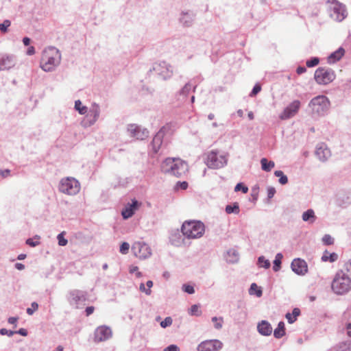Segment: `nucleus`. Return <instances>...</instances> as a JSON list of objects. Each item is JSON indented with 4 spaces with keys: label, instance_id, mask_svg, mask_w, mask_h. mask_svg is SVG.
Returning <instances> with one entry per match:
<instances>
[{
    "label": "nucleus",
    "instance_id": "nucleus-23",
    "mask_svg": "<svg viewBox=\"0 0 351 351\" xmlns=\"http://www.w3.org/2000/svg\"><path fill=\"white\" fill-rule=\"evenodd\" d=\"M163 138L164 136H162L161 135V133H159L158 132L154 136L152 142V147L155 153H157L158 150L160 149L161 145L162 144Z\"/></svg>",
    "mask_w": 351,
    "mask_h": 351
},
{
    "label": "nucleus",
    "instance_id": "nucleus-30",
    "mask_svg": "<svg viewBox=\"0 0 351 351\" xmlns=\"http://www.w3.org/2000/svg\"><path fill=\"white\" fill-rule=\"evenodd\" d=\"M249 293L250 295L255 294L257 297H261L263 294L261 289L256 283L251 285Z\"/></svg>",
    "mask_w": 351,
    "mask_h": 351
},
{
    "label": "nucleus",
    "instance_id": "nucleus-42",
    "mask_svg": "<svg viewBox=\"0 0 351 351\" xmlns=\"http://www.w3.org/2000/svg\"><path fill=\"white\" fill-rule=\"evenodd\" d=\"M235 191H241L243 193H247L248 192V188L244 185H243L242 183H238L235 188Z\"/></svg>",
    "mask_w": 351,
    "mask_h": 351
},
{
    "label": "nucleus",
    "instance_id": "nucleus-33",
    "mask_svg": "<svg viewBox=\"0 0 351 351\" xmlns=\"http://www.w3.org/2000/svg\"><path fill=\"white\" fill-rule=\"evenodd\" d=\"M282 258V255L281 254H277L276 256L275 260L274 261V267L273 269L274 271H277L279 270L281 264V260Z\"/></svg>",
    "mask_w": 351,
    "mask_h": 351
},
{
    "label": "nucleus",
    "instance_id": "nucleus-44",
    "mask_svg": "<svg viewBox=\"0 0 351 351\" xmlns=\"http://www.w3.org/2000/svg\"><path fill=\"white\" fill-rule=\"evenodd\" d=\"M130 248L129 243L123 242L120 246V252L123 254H126Z\"/></svg>",
    "mask_w": 351,
    "mask_h": 351
},
{
    "label": "nucleus",
    "instance_id": "nucleus-26",
    "mask_svg": "<svg viewBox=\"0 0 351 351\" xmlns=\"http://www.w3.org/2000/svg\"><path fill=\"white\" fill-rule=\"evenodd\" d=\"M285 335V324L282 322H279L278 327L274 331V335L276 338L280 339Z\"/></svg>",
    "mask_w": 351,
    "mask_h": 351
},
{
    "label": "nucleus",
    "instance_id": "nucleus-52",
    "mask_svg": "<svg viewBox=\"0 0 351 351\" xmlns=\"http://www.w3.org/2000/svg\"><path fill=\"white\" fill-rule=\"evenodd\" d=\"M164 351H180V349L176 345H170L169 346L165 348Z\"/></svg>",
    "mask_w": 351,
    "mask_h": 351
},
{
    "label": "nucleus",
    "instance_id": "nucleus-47",
    "mask_svg": "<svg viewBox=\"0 0 351 351\" xmlns=\"http://www.w3.org/2000/svg\"><path fill=\"white\" fill-rule=\"evenodd\" d=\"M129 271H130V274L136 273V276L137 277H141V273L140 271H138V267L137 266L131 265L130 267Z\"/></svg>",
    "mask_w": 351,
    "mask_h": 351
},
{
    "label": "nucleus",
    "instance_id": "nucleus-64",
    "mask_svg": "<svg viewBox=\"0 0 351 351\" xmlns=\"http://www.w3.org/2000/svg\"><path fill=\"white\" fill-rule=\"evenodd\" d=\"M146 285L147 286L148 289H151V287L153 286V282L152 280H148L146 283Z\"/></svg>",
    "mask_w": 351,
    "mask_h": 351
},
{
    "label": "nucleus",
    "instance_id": "nucleus-27",
    "mask_svg": "<svg viewBox=\"0 0 351 351\" xmlns=\"http://www.w3.org/2000/svg\"><path fill=\"white\" fill-rule=\"evenodd\" d=\"M261 167L263 170L265 171H270L275 166V163L273 161H268L266 158H263L261 160Z\"/></svg>",
    "mask_w": 351,
    "mask_h": 351
},
{
    "label": "nucleus",
    "instance_id": "nucleus-3",
    "mask_svg": "<svg viewBox=\"0 0 351 351\" xmlns=\"http://www.w3.org/2000/svg\"><path fill=\"white\" fill-rule=\"evenodd\" d=\"M181 230L188 239H198L203 236L205 232L204 224L199 221H186L183 223Z\"/></svg>",
    "mask_w": 351,
    "mask_h": 351
},
{
    "label": "nucleus",
    "instance_id": "nucleus-35",
    "mask_svg": "<svg viewBox=\"0 0 351 351\" xmlns=\"http://www.w3.org/2000/svg\"><path fill=\"white\" fill-rule=\"evenodd\" d=\"M258 265L261 267L269 268L270 263L268 260L265 259L263 256H261L258 258Z\"/></svg>",
    "mask_w": 351,
    "mask_h": 351
},
{
    "label": "nucleus",
    "instance_id": "nucleus-38",
    "mask_svg": "<svg viewBox=\"0 0 351 351\" xmlns=\"http://www.w3.org/2000/svg\"><path fill=\"white\" fill-rule=\"evenodd\" d=\"M212 321L215 324V328L220 329L222 327V324H223V322L222 317H219L218 318L217 317H214L212 318Z\"/></svg>",
    "mask_w": 351,
    "mask_h": 351
},
{
    "label": "nucleus",
    "instance_id": "nucleus-17",
    "mask_svg": "<svg viewBox=\"0 0 351 351\" xmlns=\"http://www.w3.org/2000/svg\"><path fill=\"white\" fill-rule=\"evenodd\" d=\"M315 154L320 160L325 161L330 156V151L324 144H321L317 147Z\"/></svg>",
    "mask_w": 351,
    "mask_h": 351
},
{
    "label": "nucleus",
    "instance_id": "nucleus-7",
    "mask_svg": "<svg viewBox=\"0 0 351 351\" xmlns=\"http://www.w3.org/2000/svg\"><path fill=\"white\" fill-rule=\"evenodd\" d=\"M314 78L319 84H328L335 80V73L330 69L319 67L315 71Z\"/></svg>",
    "mask_w": 351,
    "mask_h": 351
},
{
    "label": "nucleus",
    "instance_id": "nucleus-58",
    "mask_svg": "<svg viewBox=\"0 0 351 351\" xmlns=\"http://www.w3.org/2000/svg\"><path fill=\"white\" fill-rule=\"evenodd\" d=\"M306 71V69L304 66H298L296 69V72L298 75L302 74Z\"/></svg>",
    "mask_w": 351,
    "mask_h": 351
},
{
    "label": "nucleus",
    "instance_id": "nucleus-57",
    "mask_svg": "<svg viewBox=\"0 0 351 351\" xmlns=\"http://www.w3.org/2000/svg\"><path fill=\"white\" fill-rule=\"evenodd\" d=\"M14 333L20 334L22 336H27V330L25 328H21L18 331L14 332Z\"/></svg>",
    "mask_w": 351,
    "mask_h": 351
},
{
    "label": "nucleus",
    "instance_id": "nucleus-6",
    "mask_svg": "<svg viewBox=\"0 0 351 351\" xmlns=\"http://www.w3.org/2000/svg\"><path fill=\"white\" fill-rule=\"evenodd\" d=\"M59 190L64 194L73 195L80 191V184L73 178L67 177L62 178L60 183Z\"/></svg>",
    "mask_w": 351,
    "mask_h": 351
},
{
    "label": "nucleus",
    "instance_id": "nucleus-21",
    "mask_svg": "<svg viewBox=\"0 0 351 351\" xmlns=\"http://www.w3.org/2000/svg\"><path fill=\"white\" fill-rule=\"evenodd\" d=\"M14 66V60L12 57L4 56L0 58V70L9 69Z\"/></svg>",
    "mask_w": 351,
    "mask_h": 351
},
{
    "label": "nucleus",
    "instance_id": "nucleus-10",
    "mask_svg": "<svg viewBox=\"0 0 351 351\" xmlns=\"http://www.w3.org/2000/svg\"><path fill=\"white\" fill-rule=\"evenodd\" d=\"M206 163L210 168L218 169L223 166L225 159L222 156H218L216 152H210L207 155Z\"/></svg>",
    "mask_w": 351,
    "mask_h": 351
},
{
    "label": "nucleus",
    "instance_id": "nucleus-63",
    "mask_svg": "<svg viewBox=\"0 0 351 351\" xmlns=\"http://www.w3.org/2000/svg\"><path fill=\"white\" fill-rule=\"evenodd\" d=\"M23 44H24L25 46H27V45H29V43H30V39H29V38H27V37H25V38H23Z\"/></svg>",
    "mask_w": 351,
    "mask_h": 351
},
{
    "label": "nucleus",
    "instance_id": "nucleus-39",
    "mask_svg": "<svg viewBox=\"0 0 351 351\" xmlns=\"http://www.w3.org/2000/svg\"><path fill=\"white\" fill-rule=\"evenodd\" d=\"M322 241L325 245H330L334 243L333 238L329 234H325L322 238Z\"/></svg>",
    "mask_w": 351,
    "mask_h": 351
},
{
    "label": "nucleus",
    "instance_id": "nucleus-37",
    "mask_svg": "<svg viewBox=\"0 0 351 351\" xmlns=\"http://www.w3.org/2000/svg\"><path fill=\"white\" fill-rule=\"evenodd\" d=\"M188 188V182L186 181L178 182L175 185V190L178 191L180 189L186 190Z\"/></svg>",
    "mask_w": 351,
    "mask_h": 351
},
{
    "label": "nucleus",
    "instance_id": "nucleus-24",
    "mask_svg": "<svg viewBox=\"0 0 351 351\" xmlns=\"http://www.w3.org/2000/svg\"><path fill=\"white\" fill-rule=\"evenodd\" d=\"M338 259V255L335 253H330L328 251H325L322 256V261L324 262L333 263Z\"/></svg>",
    "mask_w": 351,
    "mask_h": 351
},
{
    "label": "nucleus",
    "instance_id": "nucleus-11",
    "mask_svg": "<svg viewBox=\"0 0 351 351\" xmlns=\"http://www.w3.org/2000/svg\"><path fill=\"white\" fill-rule=\"evenodd\" d=\"M222 346V343L219 340H206L199 344L197 351H219Z\"/></svg>",
    "mask_w": 351,
    "mask_h": 351
},
{
    "label": "nucleus",
    "instance_id": "nucleus-36",
    "mask_svg": "<svg viewBox=\"0 0 351 351\" xmlns=\"http://www.w3.org/2000/svg\"><path fill=\"white\" fill-rule=\"evenodd\" d=\"M10 25L11 22L9 20H5L3 23H0V31L3 33H6Z\"/></svg>",
    "mask_w": 351,
    "mask_h": 351
},
{
    "label": "nucleus",
    "instance_id": "nucleus-50",
    "mask_svg": "<svg viewBox=\"0 0 351 351\" xmlns=\"http://www.w3.org/2000/svg\"><path fill=\"white\" fill-rule=\"evenodd\" d=\"M261 86H260V85H258V84H256V85L254 86V88H253V89H252V93H251L250 95H251V96H254V95H256L258 93H259V92L261 91Z\"/></svg>",
    "mask_w": 351,
    "mask_h": 351
},
{
    "label": "nucleus",
    "instance_id": "nucleus-4",
    "mask_svg": "<svg viewBox=\"0 0 351 351\" xmlns=\"http://www.w3.org/2000/svg\"><path fill=\"white\" fill-rule=\"evenodd\" d=\"M351 287V279L346 276V274L340 270L336 274L332 282V291L339 295L347 293Z\"/></svg>",
    "mask_w": 351,
    "mask_h": 351
},
{
    "label": "nucleus",
    "instance_id": "nucleus-48",
    "mask_svg": "<svg viewBox=\"0 0 351 351\" xmlns=\"http://www.w3.org/2000/svg\"><path fill=\"white\" fill-rule=\"evenodd\" d=\"M191 314L199 315L200 314V311H199V306L197 305H193L191 308Z\"/></svg>",
    "mask_w": 351,
    "mask_h": 351
},
{
    "label": "nucleus",
    "instance_id": "nucleus-56",
    "mask_svg": "<svg viewBox=\"0 0 351 351\" xmlns=\"http://www.w3.org/2000/svg\"><path fill=\"white\" fill-rule=\"evenodd\" d=\"M26 243L32 247H35L37 245H38V242L37 241H34L33 239H28L27 241H26Z\"/></svg>",
    "mask_w": 351,
    "mask_h": 351
},
{
    "label": "nucleus",
    "instance_id": "nucleus-46",
    "mask_svg": "<svg viewBox=\"0 0 351 351\" xmlns=\"http://www.w3.org/2000/svg\"><path fill=\"white\" fill-rule=\"evenodd\" d=\"M182 290L189 294H193L195 292L193 287L189 285H183Z\"/></svg>",
    "mask_w": 351,
    "mask_h": 351
},
{
    "label": "nucleus",
    "instance_id": "nucleus-40",
    "mask_svg": "<svg viewBox=\"0 0 351 351\" xmlns=\"http://www.w3.org/2000/svg\"><path fill=\"white\" fill-rule=\"evenodd\" d=\"M319 62L318 58H313L312 59L307 60L306 64L308 67H313L317 66Z\"/></svg>",
    "mask_w": 351,
    "mask_h": 351
},
{
    "label": "nucleus",
    "instance_id": "nucleus-16",
    "mask_svg": "<svg viewBox=\"0 0 351 351\" xmlns=\"http://www.w3.org/2000/svg\"><path fill=\"white\" fill-rule=\"evenodd\" d=\"M141 203L138 201L133 199L132 204H128L125 208L122 210L121 215L124 219H128L131 217L135 210H136L141 206Z\"/></svg>",
    "mask_w": 351,
    "mask_h": 351
},
{
    "label": "nucleus",
    "instance_id": "nucleus-19",
    "mask_svg": "<svg viewBox=\"0 0 351 351\" xmlns=\"http://www.w3.org/2000/svg\"><path fill=\"white\" fill-rule=\"evenodd\" d=\"M176 130V126L175 124L172 123H169L165 125L162 128L158 131L159 133H161L162 136H172Z\"/></svg>",
    "mask_w": 351,
    "mask_h": 351
},
{
    "label": "nucleus",
    "instance_id": "nucleus-1",
    "mask_svg": "<svg viewBox=\"0 0 351 351\" xmlns=\"http://www.w3.org/2000/svg\"><path fill=\"white\" fill-rule=\"evenodd\" d=\"M162 171L176 177H182L188 171V165L179 158H167L162 165Z\"/></svg>",
    "mask_w": 351,
    "mask_h": 351
},
{
    "label": "nucleus",
    "instance_id": "nucleus-18",
    "mask_svg": "<svg viewBox=\"0 0 351 351\" xmlns=\"http://www.w3.org/2000/svg\"><path fill=\"white\" fill-rule=\"evenodd\" d=\"M100 114L99 106L95 103L92 104L91 108L88 114V117H90V123L91 124L95 123L99 119Z\"/></svg>",
    "mask_w": 351,
    "mask_h": 351
},
{
    "label": "nucleus",
    "instance_id": "nucleus-32",
    "mask_svg": "<svg viewBox=\"0 0 351 351\" xmlns=\"http://www.w3.org/2000/svg\"><path fill=\"white\" fill-rule=\"evenodd\" d=\"M75 108L81 114H84L87 112V108L82 106V102L80 100L75 101Z\"/></svg>",
    "mask_w": 351,
    "mask_h": 351
},
{
    "label": "nucleus",
    "instance_id": "nucleus-61",
    "mask_svg": "<svg viewBox=\"0 0 351 351\" xmlns=\"http://www.w3.org/2000/svg\"><path fill=\"white\" fill-rule=\"evenodd\" d=\"M346 329L348 336L351 337V323L347 324Z\"/></svg>",
    "mask_w": 351,
    "mask_h": 351
},
{
    "label": "nucleus",
    "instance_id": "nucleus-14",
    "mask_svg": "<svg viewBox=\"0 0 351 351\" xmlns=\"http://www.w3.org/2000/svg\"><path fill=\"white\" fill-rule=\"evenodd\" d=\"M128 130L132 136L138 140H144L149 136V132L146 129H141L139 126L134 124L130 125Z\"/></svg>",
    "mask_w": 351,
    "mask_h": 351
},
{
    "label": "nucleus",
    "instance_id": "nucleus-5",
    "mask_svg": "<svg viewBox=\"0 0 351 351\" xmlns=\"http://www.w3.org/2000/svg\"><path fill=\"white\" fill-rule=\"evenodd\" d=\"M328 3L330 18L337 22L342 21L346 16L345 6L337 0H328Z\"/></svg>",
    "mask_w": 351,
    "mask_h": 351
},
{
    "label": "nucleus",
    "instance_id": "nucleus-62",
    "mask_svg": "<svg viewBox=\"0 0 351 351\" xmlns=\"http://www.w3.org/2000/svg\"><path fill=\"white\" fill-rule=\"evenodd\" d=\"M15 267L19 270H23L25 268V265L22 263H17L15 265Z\"/></svg>",
    "mask_w": 351,
    "mask_h": 351
},
{
    "label": "nucleus",
    "instance_id": "nucleus-53",
    "mask_svg": "<svg viewBox=\"0 0 351 351\" xmlns=\"http://www.w3.org/2000/svg\"><path fill=\"white\" fill-rule=\"evenodd\" d=\"M139 289L142 292H145L147 295H149L151 293V289H145V285L143 283H141L139 287Z\"/></svg>",
    "mask_w": 351,
    "mask_h": 351
},
{
    "label": "nucleus",
    "instance_id": "nucleus-51",
    "mask_svg": "<svg viewBox=\"0 0 351 351\" xmlns=\"http://www.w3.org/2000/svg\"><path fill=\"white\" fill-rule=\"evenodd\" d=\"M276 193V190L274 187H269L267 189V197L269 199H271L274 197Z\"/></svg>",
    "mask_w": 351,
    "mask_h": 351
},
{
    "label": "nucleus",
    "instance_id": "nucleus-31",
    "mask_svg": "<svg viewBox=\"0 0 351 351\" xmlns=\"http://www.w3.org/2000/svg\"><path fill=\"white\" fill-rule=\"evenodd\" d=\"M274 175L276 177L280 178L279 182L281 184H286L288 182L287 177L285 175H284V173H283V172L282 171H276L274 172Z\"/></svg>",
    "mask_w": 351,
    "mask_h": 351
},
{
    "label": "nucleus",
    "instance_id": "nucleus-55",
    "mask_svg": "<svg viewBox=\"0 0 351 351\" xmlns=\"http://www.w3.org/2000/svg\"><path fill=\"white\" fill-rule=\"evenodd\" d=\"M94 311H95V308L93 306L86 307V310H85L86 316H89L90 315L93 313Z\"/></svg>",
    "mask_w": 351,
    "mask_h": 351
},
{
    "label": "nucleus",
    "instance_id": "nucleus-13",
    "mask_svg": "<svg viewBox=\"0 0 351 351\" xmlns=\"http://www.w3.org/2000/svg\"><path fill=\"white\" fill-rule=\"evenodd\" d=\"M112 335V331L109 327L101 326L97 328L94 332V341L99 343L108 339Z\"/></svg>",
    "mask_w": 351,
    "mask_h": 351
},
{
    "label": "nucleus",
    "instance_id": "nucleus-28",
    "mask_svg": "<svg viewBox=\"0 0 351 351\" xmlns=\"http://www.w3.org/2000/svg\"><path fill=\"white\" fill-rule=\"evenodd\" d=\"M226 212L228 214H239L240 212L239 204L237 202H234L233 204L227 205L226 207Z\"/></svg>",
    "mask_w": 351,
    "mask_h": 351
},
{
    "label": "nucleus",
    "instance_id": "nucleus-8",
    "mask_svg": "<svg viewBox=\"0 0 351 351\" xmlns=\"http://www.w3.org/2000/svg\"><path fill=\"white\" fill-rule=\"evenodd\" d=\"M330 102L324 95H319L311 99L309 106L313 112L318 114L325 112L329 107Z\"/></svg>",
    "mask_w": 351,
    "mask_h": 351
},
{
    "label": "nucleus",
    "instance_id": "nucleus-59",
    "mask_svg": "<svg viewBox=\"0 0 351 351\" xmlns=\"http://www.w3.org/2000/svg\"><path fill=\"white\" fill-rule=\"evenodd\" d=\"M35 53V49L33 46L29 47L27 50V54L29 56L34 55Z\"/></svg>",
    "mask_w": 351,
    "mask_h": 351
},
{
    "label": "nucleus",
    "instance_id": "nucleus-49",
    "mask_svg": "<svg viewBox=\"0 0 351 351\" xmlns=\"http://www.w3.org/2000/svg\"><path fill=\"white\" fill-rule=\"evenodd\" d=\"M0 333L2 335H8V336L10 337L14 334V332L12 331V330H8L5 328H1L0 330Z\"/></svg>",
    "mask_w": 351,
    "mask_h": 351
},
{
    "label": "nucleus",
    "instance_id": "nucleus-45",
    "mask_svg": "<svg viewBox=\"0 0 351 351\" xmlns=\"http://www.w3.org/2000/svg\"><path fill=\"white\" fill-rule=\"evenodd\" d=\"M172 324V319L170 317H166L163 321L160 322V326L162 328H166Z\"/></svg>",
    "mask_w": 351,
    "mask_h": 351
},
{
    "label": "nucleus",
    "instance_id": "nucleus-15",
    "mask_svg": "<svg viewBox=\"0 0 351 351\" xmlns=\"http://www.w3.org/2000/svg\"><path fill=\"white\" fill-rule=\"evenodd\" d=\"M291 269L298 275H304L308 270L306 263L300 258H296L292 261Z\"/></svg>",
    "mask_w": 351,
    "mask_h": 351
},
{
    "label": "nucleus",
    "instance_id": "nucleus-43",
    "mask_svg": "<svg viewBox=\"0 0 351 351\" xmlns=\"http://www.w3.org/2000/svg\"><path fill=\"white\" fill-rule=\"evenodd\" d=\"M31 306V308L27 309V313L29 315H32L38 308V304L36 302H32Z\"/></svg>",
    "mask_w": 351,
    "mask_h": 351
},
{
    "label": "nucleus",
    "instance_id": "nucleus-2",
    "mask_svg": "<svg viewBox=\"0 0 351 351\" xmlns=\"http://www.w3.org/2000/svg\"><path fill=\"white\" fill-rule=\"evenodd\" d=\"M60 62V53L58 49L51 47L45 49L42 55L40 66L45 71L53 70Z\"/></svg>",
    "mask_w": 351,
    "mask_h": 351
},
{
    "label": "nucleus",
    "instance_id": "nucleus-41",
    "mask_svg": "<svg viewBox=\"0 0 351 351\" xmlns=\"http://www.w3.org/2000/svg\"><path fill=\"white\" fill-rule=\"evenodd\" d=\"M344 269L347 274L346 276L351 279V259L345 263Z\"/></svg>",
    "mask_w": 351,
    "mask_h": 351
},
{
    "label": "nucleus",
    "instance_id": "nucleus-9",
    "mask_svg": "<svg viewBox=\"0 0 351 351\" xmlns=\"http://www.w3.org/2000/svg\"><path fill=\"white\" fill-rule=\"evenodd\" d=\"M132 250L136 257L146 258L151 255V249L149 245L143 242H135Z\"/></svg>",
    "mask_w": 351,
    "mask_h": 351
},
{
    "label": "nucleus",
    "instance_id": "nucleus-20",
    "mask_svg": "<svg viewBox=\"0 0 351 351\" xmlns=\"http://www.w3.org/2000/svg\"><path fill=\"white\" fill-rule=\"evenodd\" d=\"M257 328L258 332L263 335H270L272 332V327L271 324L266 321H262L259 323Z\"/></svg>",
    "mask_w": 351,
    "mask_h": 351
},
{
    "label": "nucleus",
    "instance_id": "nucleus-60",
    "mask_svg": "<svg viewBox=\"0 0 351 351\" xmlns=\"http://www.w3.org/2000/svg\"><path fill=\"white\" fill-rule=\"evenodd\" d=\"M18 320L17 317H11L8 319V322L11 324H16V322Z\"/></svg>",
    "mask_w": 351,
    "mask_h": 351
},
{
    "label": "nucleus",
    "instance_id": "nucleus-22",
    "mask_svg": "<svg viewBox=\"0 0 351 351\" xmlns=\"http://www.w3.org/2000/svg\"><path fill=\"white\" fill-rule=\"evenodd\" d=\"M345 50L343 47H339L337 51L332 53L328 58V62L329 63H335L339 61L344 55Z\"/></svg>",
    "mask_w": 351,
    "mask_h": 351
},
{
    "label": "nucleus",
    "instance_id": "nucleus-29",
    "mask_svg": "<svg viewBox=\"0 0 351 351\" xmlns=\"http://www.w3.org/2000/svg\"><path fill=\"white\" fill-rule=\"evenodd\" d=\"M302 219L304 221H311L313 222L315 219V213L312 209H308L302 214Z\"/></svg>",
    "mask_w": 351,
    "mask_h": 351
},
{
    "label": "nucleus",
    "instance_id": "nucleus-12",
    "mask_svg": "<svg viewBox=\"0 0 351 351\" xmlns=\"http://www.w3.org/2000/svg\"><path fill=\"white\" fill-rule=\"evenodd\" d=\"M300 108V102L295 100L291 103L283 112L280 114V119L282 120L288 119L297 114Z\"/></svg>",
    "mask_w": 351,
    "mask_h": 351
},
{
    "label": "nucleus",
    "instance_id": "nucleus-34",
    "mask_svg": "<svg viewBox=\"0 0 351 351\" xmlns=\"http://www.w3.org/2000/svg\"><path fill=\"white\" fill-rule=\"evenodd\" d=\"M64 233H65L64 232H62L57 237V239H58V244L60 246H65L67 244V243H68L67 239H66L64 237Z\"/></svg>",
    "mask_w": 351,
    "mask_h": 351
},
{
    "label": "nucleus",
    "instance_id": "nucleus-25",
    "mask_svg": "<svg viewBox=\"0 0 351 351\" xmlns=\"http://www.w3.org/2000/svg\"><path fill=\"white\" fill-rule=\"evenodd\" d=\"M300 310L298 308H293L291 313H287L286 314V318L287 319V321L289 324H293L296 321L297 317L300 315Z\"/></svg>",
    "mask_w": 351,
    "mask_h": 351
},
{
    "label": "nucleus",
    "instance_id": "nucleus-54",
    "mask_svg": "<svg viewBox=\"0 0 351 351\" xmlns=\"http://www.w3.org/2000/svg\"><path fill=\"white\" fill-rule=\"evenodd\" d=\"M10 171L9 169L0 170V176L2 178H7L10 176Z\"/></svg>",
    "mask_w": 351,
    "mask_h": 351
}]
</instances>
